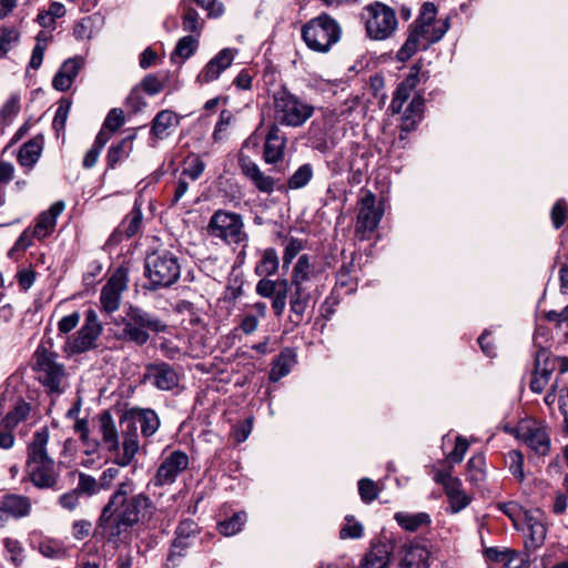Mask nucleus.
I'll return each mask as SVG.
<instances>
[{"label": "nucleus", "mask_w": 568, "mask_h": 568, "mask_svg": "<svg viewBox=\"0 0 568 568\" xmlns=\"http://www.w3.org/2000/svg\"><path fill=\"white\" fill-rule=\"evenodd\" d=\"M133 489L131 479L122 481L102 509L99 527L110 540L128 534L139 523H149L155 514L151 498L144 493L132 495Z\"/></svg>", "instance_id": "nucleus-1"}, {"label": "nucleus", "mask_w": 568, "mask_h": 568, "mask_svg": "<svg viewBox=\"0 0 568 568\" xmlns=\"http://www.w3.org/2000/svg\"><path fill=\"white\" fill-rule=\"evenodd\" d=\"M437 7L433 2H424L419 14L408 30V36L402 48L397 51V59L402 62L409 60L416 52L427 50L432 44L440 41L450 28L449 18L436 19Z\"/></svg>", "instance_id": "nucleus-2"}, {"label": "nucleus", "mask_w": 568, "mask_h": 568, "mask_svg": "<svg viewBox=\"0 0 568 568\" xmlns=\"http://www.w3.org/2000/svg\"><path fill=\"white\" fill-rule=\"evenodd\" d=\"M57 357L55 353L39 345L32 357V367L37 373L38 381L47 388L48 393L59 396L68 386V373Z\"/></svg>", "instance_id": "nucleus-3"}, {"label": "nucleus", "mask_w": 568, "mask_h": 568, "mask_svg": "<svg viewBox=\"0 0 568 568\" xmlns=\"http://www.w3.org/2000/svg\"><path fill=\"white\" fill-rule=\"evenodd\" d=\"M359 17L367 38L374 41H384L390 38L398 27L396 11L381 1H374L363 7Z\"/></svg>", "instance_id": "nucleus-4"}, {"label": "nucleus", "mask_w": 568, "mask_h": 568, "mask_svg": "<svg viewBox=\"0 0 568 568\" xmlns=\"http://www.w3.org/2000/svg\"><path fill=\"white\" fill-rule=\"evenodd\" d=\"M314 110L310 102L285 89L274 94V120L277 124L300 128L313 116Z\"/></svg>", "instance_id": "nucleus-5"}, {"label": "nucleus", "mask_w": 568, "mask_h": 568, "mask_svg": "<svg viewBox=\"0 0 568 568\" xmlns=\"http://www.w3.org/2000/svg\"><path fill=\"white\" fill-rule=\"evenodd\" d=\"M145 276L150 281L149 288L170 287L180 277L181 266L178 257L169 251H154L146 255L144 263Z\"/></svg>", "instance_id": "nucleus-6"}, {"label": "nucleus", "mask_w": 568, "mask_h": 568, "mask_svg": "<svg viewBox=\"0 0 568 568\" xmlns=\"http://www.w3.org/2000/svg\"><path fill=\"white\" fill-rule=\"evenodd\" d=\"M121 338L142 346L150 339V333H160L165 329V324L160 318L140 307L131 306L122 320Z\"/></svg>", "instance_id": "nucleus-7"}, {"label": "nucleus", "mask_w": 568, "mask_h": 568, "mask_svg": "<svg viewBox=\"0 0 568 568\" xmlns=\"http://www.w3.org/2000/svg\"><path fill=\"white\" fill-rule=\"evenodd\" d=\"M302 37L310 49L327 52L339 40L341 28L331 16L322 13L303 27Z\"/></svg>", "instance_id": "nucleus-8"}, {"label": "nucleus", "mask_w": 568, "mask_h": 568, "mask_svg": "<svg viewBox=\"0 0 568 568\" xmlns=\"http://www.w3.org/2000/svg\"><path fill=\"white\" fill-rule=\"evenodd\" d=\"M243 222L234 213L217 211L211 217L209 231L212 235L223 239L229 243H239L242 240Z\"/></svg>", "instance_id": "nucleus-9"}, {"label": "nucleus", "mask_w": 568, "mask_h": 568, "mask_svg": "<svg viewBox=\"0 0 568 568\" xmlns=\"http://www.w3.org/2000/svg\"><path fill=\"white\" fill-rule=\"evenodd\" d=\"M189 466V456L181 452L174 450L170 453L160 464L153 484L156 487L171 485L175 481L176 477L184 471Z\"/></svg>", "instance_id": "nucleus-10"}, {"label": "nucleus", "mask_w": 568, "mask_h": 568, "mask_svg": "<svg viewBox=\"0 0 568 568\" xmlns=\"http://www.w3.org/2000/svg\"><path fill=\"white\" fill-rule=\"evenodd\" d=\"M102 332L95 311L89 310L85 313V322L72 342L68 346L72 353H83L95 346V341Z\"/></svg>", "instance_id": "nucleus-11"}, {"label": "nucleus", "mask_w": 568, "mask_h": 568, "mask_svg": "<svg viewBox=\"0 0 568 568\" xmlns=\"http://www.w3.org/2000/svg\"><path fill=\"white\" fill-rule=\"evenodd\" d=\"M384 211L376 206V196L367 191L358 202L356 233L373 232L379 224Z\"/></svg>", "instance_id": "nucleus-12"}, {"label": "nucleus", "mask_w": 568, "mask_h": 568, "mask_svg": "<svg viewBox=\"0 0 568 568\" xmlns=\"http://www.w3.org/2000/svg\"><path fill=\"white\" fill-rule=\"evenodd\" d=\"M120 428L123 437V452L114 457V464L125 467L132 463L136 453L139 452V433L134 422L130 419L124 413L120 418Z\"/></svg>", "instance_id": "nucleus-13"}, {"label": "nucleus", "mask_w": 568, "mask_h": 568, "mask_svg": "<svg viewBox=\"0 0 568 568\" xmlns=\"http://www.w3.org/2000/svg\"><path fill=\"white\" fill-rule=\"evenodd\" d=\"M126 290V274L118 270L108 280L101 290L100 302L102 310L106 313H113L120 307L121 295Z\"/></svg>", "instance_id": "nucleus-14"}, {"label": "nucleus", "mask_w": 568, "mask_h": 568, "mask_svg": "<svg viewBox=\"0 0 568 568\" xmlns=\"http://www.w3.org/2000/svg\"><path fill=\"white\" fill-rule=\"evenodd\" d=\"M256 293L262 297L272 298V308L276 316H281L286 306L288 281L262 278L256 284Z\"/></svg>", "instance_id": "nucleus-15"}, {"label": "nucleus", "mask_w": 568, "mask_h": 568, "mask_svg": "<svg viewBox=\"0 0 568 568\" xmlns=\"http://www.w3.org/2000/svg\"><path fill=\"white\" fill-rule=\"evenodd\" d=\"M143 381L161 390H171L179 385V375L174 368L165 363H151L146 365Z\"/></svg>", "instance_id": "nucleus-16"}, {"label": "nucleus", "mask_w": 568, "mask_h": 568, "mask_svg": "<svg viewBox=\"0 0 568 568\" xmlns=\"http://www.w3.org/2000/svg\"><path fill=\"white\" fill-rule=\"evenodd\" d=\"M31 500L23 495L7 494L0 499V528L6 527L9 518L20 519L30 515Z\"/></svg>", "instance_id": "nucleus-17"}, {"label": "nucleus", "mask_w": 568, "mask_h": 568, "mask_svg": "<svg viewBox=\"0 0 568 568\" xmlns=\"http://www.w3.org/2000/svg\"><path fill=\"white\" fill-rule=\"evenodd\" d=\"M555 369V362L550 358L547 349L541 348L535 356V369L530 381V389L540 394L549 382V378Z\"/></svg>", "instance_id": "nucleus-18"}, {"label": "nucleus", "mask_w": 568, "mask_h": 568, "mask_svg": "<svg viewBox=\"0 0 568 568\" xmlns=\"http://www.w3.org/2000/svg\"><path fill=\"white\" fill-rule=\"evenodd\" d=\"M235 52L230 48L221 50L204 65L196 78V82L203 84L216 80L232 64Z\"/></svg>", "instance_id": "nucleus-19"}, {"label": "nucleus", "mask_w": 568, "mask_h": 568, "mask_svg": "<svg viewBox=\"0 0 568 568\" xmlns=\"http://www.w3.org/2000/svg\"><path fill=\"white\" fill-rule=\"evenodd\" d=\"M31 483L41 489L54 488L58 483L59 471L53 459L28 465Z\"/></svg>", "instance_id": "nucleus-20"}, {"label": "nucleus", "mask_w": 568, "mask_h": 568, "mask_svg": "<svg viewBox=\"0 0 568 568\" xmlns=\"http://www.w3.org/2000/svg\"><path fill=\"white\" fill-rule=\"evenodd\" d=\"M397 568H429V550L419 544H405Z\"/></svg>", "instance_id": "nucleus-21"}, {"label": "nucleus", "mask_w": 568, "mask_h": 568, "mask_svg": "<svg viewBox=\"0 0 568 568\" xmlns=\"http://www.w3.org/2000/svg\"><path fill=\"white\" fill-rule=\"evenodd\" d=\"M290 293V310L292 315L290 321L294 325H300L303 321L304 314L311 300V293L307 285L291 284L288 283Z\"/></svg>", "instance_id": "nucleus-22"}, {"label": "nucleus", "mask_w": 568, "mask_h": 568, "mask_svg": "<svg viewBox=\"0 0 568 568\" xmlns=\"http://www.w3.org/2000/svg\"><path fill=\"white\" fill-rule=\"evenodd\" d=\"M286 146V136L274 123L266 135L264 144V159L267 163H276L282 160Z\"/></svg>", "instance_id": "nucleus-23"}, {"label": "nucleus", "mask_w": 568, "mask_h": 568, "mask_svg": "<svg viewBox=\"0 0 568 568\" xmlns=\"http://www.w3.org/2000/svg\"><path fill=\"white\" fill-rule=\"evenodd\" d=\"M83 65L84 61L79 57L65 60L52 80L53 88L61 92L69 90Z\"/></svg>", "instance_id": "nucleus-24"}, {"label": "nucleus", "mask_w": 568, "mask_h": 568, "mask_svg": "<svg viewBox=\"0 0 568 568\" xmlns=\"http://www.w3.org/2000/svg\"><path fill=\"white\" fill-rule=\"evenodd\" d=\"M99 432L105 448L113 454H120V439L114 419L109 410L99 416Z\"/></svg>", "instance_id": "nucleus-25"}, {"label": "nucleus", "mask_w": 568, "mask_h": 568, "mask_svg": "<svg viewBox=\"0 0 568 568\" xmlns=\"http://www.w3.org/2000/svg\"><path fill=\"white\" fill-rule=\"evenodd\" d=\"M64 202L53 203L48 211L42 212L33 229V235L38 239H44L50 235L57 225L58 216L64 211Z\"/></svg>", "instance_id": "nucleus-26"}, {"label": "nucleus", "mask_w": 568, "mask_h": 568, "mask_svg": "<svg viewBox=\"0 0 568 568\" xmlns=\"http://www.w3.org/2000/svg\"><path fill=\"white\" fill-rule=\"evenodd\" d=\"M124 414L134 422L138 428H141V433L144 437L152 436L159 429L160 419L152 409L131 408Z\"/></svg>", "instance_id": "nucleus-27"}, {"label": "nucleus", "mask_w": 568, "mask_h": 568, "mask_svg": "<svg viewBox=\"0 0 568 568\" xmlns=\"http://www.w3.org/2000/svg\"><path fill=\"white\" fill-rule=\"evenodd\" d=\"M49 440V430L43 427L33 434V437L28 445V459L27 464L32 465L51 460L52 458L48 455L47 445Z\"/></svg>", "instance_id": "nucleus-28"}, {"label": "nucleus", "mask_w": 568, "mask_h": 568, "mask_svg": "<svg viewBox=\"0 0 568 568\" xmlns=\"http://www.w3.org/2000/svg\"><path fill=\"white\" fill-rule=\"evenodd\" d=\"M393 546L389 542L374 544L365 555L361 568H387Z\"/></svg>", "instance_id": "nucleus-29"}, {"label": "nucleus", "mask_w": 568, "mask_h": 568, "mask_svg": "<svg viewBox=\"0 0 568 568\" xmlns=\"http://www.w3.org/2000/svg\"><path fill=\"white\" fill-rule=\"evenodd\" d=\"M523 439L528 447L540 456L547 455L550 450V438L544 428H527L523 435Z\"/></svg>", "instance_id": "nucleus-30"}, {"label": "nucleus", "mask_w": 568, "mask_h": 568, "mask_svg": "<svg viewBox=\"0 0 568 568\" xmlns=\"http://www.w3.org/2000/svg\"><path fill=\"white\" fill-rule=\"evenodd\" d=\"M296 363L295 353L286 348L277 355L273 361V366L270 372V381L277 382L282 377L286 376Z\"/></svg>", "instance_id": "nucleus-31"}, {"label": "nucleus", "mask_w": 568, "mask_h": 568, "mask_svg": "<svg viewBox=\"0 0 568 568\" xmlns=\"http://www.w3.org/2000/svg\"><path fill=\"white\" fill-rule=\"evenodd\" d=\"M396 523L406 531L415 532L422 527L429 526L432 523L430 516L427 513H404L398 511L394 515Z\"/></svg>", "instance_id": "nucleus-32"}, {"label": "nucleus", "mask_w": 568, "mask_h": 568, "mask_svg": "<svg viewBox=\"0 0 568 568\" xmlns=\"http://www.w3.org/2000/svg\"><path fill=\"white\" fill-rule=\"evenodd\" d=\"M424 112V99L420 95H415L403 114V122L400 128L403 131H413L417 123L422 120Z\"/></svg>", "instance_id": "nucleus-33"}, {"label": "nucleus", "mask_w": 568, "mask_h": 568, "mask_svg": "<svg viewBox=\"0 0 568 568\" xmlns=\"http://www.w3.org/2000/svg\"><path fill=\"white\" fill-rule=\"evenodd\" d=\"M43 146L42 136L26 142L18 153V161L22 166L32 168L39 160Z\"/></svg>", "instance_id": "nucleus-34"}, {"label": "nucleus", "mask_w": 568, "mask_h": 568, "mask_svg": "<svg viewBox=\"0 0 568 568\" xmlns=\"http://www.w3.org/2000/svg\"><path fill=\"white\" fill-rule=\"evenodd\" d=\"M134 135L122 139L119 143L112 144L106 154L108 169H114L118 163L129 158L133 150Z\"/></svg>", "instance_id": "nucleus-35"}, {"label": "nucleus", "mask_w": 568, "mask_h": 568, "mask_svg": "<svg viewBox=\"0 0 568 568\" xmlns=\"http://www.w3.org/2000/svg\"><path fill=\"white\" fill-rule=\"evenodd\" d=\"M417 83V75L410 74L403 82L398 84L392 102L389 104V109L393 113H399L403 110L405 102L410 97L412 90L415 88Z\"/></svg>", "instance_id": "nucleus-36"}, {"label": "nucleus", "mask_w": 568, "mask_h": 568, "mask_svg": "<svg viewBox=\"0 0 568 568\" xmlns=\"http://www.w3.org/2000/svg\"><path fill=\"white\" fill-rule=\"evenodd\" d=\"M178 123L176 115L173 111L162 110L152 121L151 134L158 139H164L169 135L168 130Z\"/></svg>", "instance_id": "nucleus-37"}, {"label": "nucleus", "mask_w": 568, "mask_h": 568, "mask_svg": "<svg viewBox=\"0 0 568 568\" xmlns=\"http://www.w3.org/2000/svg\"><path fill=\"white\" fill-rule=\"evenodd\" d=\"M314 268L307 254H302L293 267L292 276L288 283L307 285L313 276Z\"/></svg>", "instance_id": "nucleus-38"}, {"label": "nucleus", "mask_w": 568, "mask_h": 568, "mask_svg": "<svg viewBox=\"0 0 568 568\" xmlns=\"http://www.w3.org/2000/svg\"><path fill=\"white\" fill-rule=\"evenodd\" d=\"M204 27V20L200 18L197 11L190 7H184V12L182 14V28L185 32L191 33L192 36L199 38L202 33Z\"/></svg>", "instance_id": "nucleus-39"}, {"label": "nucleus", "mask_w": 568, "mask_h": 568, "mask_svg": "<svg viewBox=\"0 0 568 568\" xmlns=\"http://www.w3.org/2000/svg\"><path fill=\"white\" fill-rule=\"evenodd\" d=\"M280 260L275 248H266L262 253L261 261L255 266V273L258 276H270L278 268Z\"/></svg>", "instance_id": "nucleus-40"}, {"label": "nucleus", "mask_w": 568, "mask_h": 568, "mask_svg": "<svg viewBox=\"0 0 568 568\" xmlns=\"http://www.w3.org/2000/svg\"><path fill=\"white\" fill-rule=\"evenodd\" d=\"M485 465L486 460L483 454H476L467 462V476L470 483L477 486L484 483L486 478Z\"/></svg>", "instance_id": "nucleus-41"}, {"label": "nucleus", "mask_w": 568, "mask_h": 568, "mask_svg": "<svg viewBox=\"0 0 568 568\" xmlns=\"http://www.w3.org/2000/svg\"><path fill=\"white\" fill-rule=\"evenodd\" d=\"M30 413V405L23 400L16 404L14 408L10 410L6 417L0 422L2 427L11 428L12 430L18 424L27 418Z\"/></svg>", "instance_id": "nucleus-42"}, {"label": "nucleus", "mask_w": 568, "mask_h": 568, "mask_svg": "<svg viewBox=\"0 0 568 568\" xmlns=\"http://www.w3.org/2000/svg\"><path fill=\"white\" fill-rule=\"evenodd\" d=\"M197 45L199 41L196 37L192 34L185 36L178 41L171 59L174 60L175 57H178L184 61L196 51Z\"/></svg>", "instance_id": "nucleus-43"}, {"label": "nucleus", "mask_w": 568, "mask_h": 568, "mask_svg": "<svg viewBox=\"0 0 568 568\" xmlns=\"http://www.w3.org/2000/svg\"><path fill=\"white\" fill-rule=\"evenodd\" d=\"M142 221H143V214H142L141 207L135 205L132 209V211L125 216V219L123 220V222L121 224L123 233L128 237L134 236L139 232V230L142 225Z\"/></svg>", "instance_id": "nucleus-44"}, {"label": "nucleus", "mask_w": 568, "mask_h": 568, "mask_svg": "<svg viewBox=\"0 0 568 568\" xmlns=\"http://www.w3.org/2000/svg\"><path fill=\"white\" fill-rule=\"evenodd\" d=\"M246 523V513L240 511L234 514L229 519L221 521L217 526L219 531L224 536H233L239 532Z\"/></svg>", "instance_id": "nucleus-45"}, {"label": "nucleus", "mask_w": 568, "mask_h": 568, "mask_svg": "<svg viewBox=\"0 0 568 568\" xmlns=\"http://www.w3.org/2000/svg\"><path fill=\"white\" fill-rule=\"evenodd\" d=\"M251 182L263 193H272L275 186V180L264 174L256 164L251 163Z\"/></svg>", "instance_id": "nucleus-46"}, {"label": "nucleus", "mask_w": 568, "mask_h": 568, "mask_svg": "<svg viewBox=\"0 0 568 568\" xmlns=\"http://www.w3.org/2000/svg\"><path fill=\"white\" fill-rule=\"evenodd\" d=\"M313 178V166L310 163L301 165L288 179L287 186L291 190H298L308 184Z\"/></svg>", "instance_id": "nucleus-47"}, {"label": "nucleus", "mask_w": 568, "mask_h": 568, "mask_svg": "<svg viewBox=\"0 0 568 568\" xmlns=\"http://www.w3.org/2000/svg\"><path fill=\"white\" fill-rule=\"evenodd\" d=\"M19 40L20 32L18 29L14 27H2L0 30V58H4Z\"/></svg>", "instance_id": "nucleus-48"}, {"label": "nucleus", "mask_w": 568, "mask_h": 568, "mask_svg": "<svg viewBox=\"0 0 568 568\" xmlns=\"http://www.w3.org/2000/svg\"><path fill=\"white\" fill-rule=\"evenodd\" d=\"M506 462L508 464L509 471L514 477L517 480L523 481L525 479L523 454L519 450H510L506 456Z\"/></svg>", "instance_id": "nucleus-49"}, {"label": "nucleus", "mask_w": 568, "mask_h": 568, "mask_svg": "<svg viewBox=\"0 0 568 568\" xmlns=\"http://www.w3.org/2000/svg\"><path fill=\"white\" fill-rule=\"evenodd\" d=\"M79 494H87L92 496L101 489L99 480H97L93 476L80 473L79 474V483L77 488H74Z\"/></svg>", "instance_id": "nucleus-50"}, {"label": "nucleus", "mask_w": 568, "mask_h": 568, "mask_svg": "<svg viewBox=\"0 0 568 568\" xmlns=\"http://www.w3.org/2000/svg\"><path fill=\"white\" fill-rule=\"evenodd\" d=\"M304 248V243L302 240L296 237H290L286 241L284 254H283V267L286 268L292 263V261L297 256V254Z\"/></svg>", "instance_id": "nucleus-51"}, {"label": "nucleus", "mask_w": 568, "mask_h": 568, "mask_svg": "<svg viewBox=\"0 0 568 568\" xmlns=\"http://www.w3.org/2000/svg\"><path fill=\"white\" fill-rule=\"evenodd\" d=\"M468 442L464 437L457 436L455 447L447 455L446 462L452 465L459 464L464 459V456L468 450Z\"/></svg>", "instance_id": "nucleus-52"}, {"label": "nucleus", "mask_w": 568, "mask_h": 568, "mask_svg": "<svg viewBox=\"0 0 568 568\" xmlns=\"http://www.w3.org/2000/svg\"><path fill=\"white\" fill-rule=\"evenodd\" d=\"M346 524L339 530V537L342 539H358L363 536L364 527L357 521H353L349 517H346Z\"/></svg>", "instance_id": "nucleus-53"}, {"label": "nucleus", "mask_w": 568, "mask_h": 568, "mask_svg": "<svg viewBox=\"0 0 568 568\" xmlns=\"http://www.w3.org/2000/svg\"><path fill=\"white\" fill-rule=\"evenodd\" d=\"M124 123V112L121 109H112L103 123V129L109 130L113 133L118 131Z\"/></svg>", "instance_id": "nucleus-54"}, {"label": "nucleus", "mask_w": 568, "mask_h": 568, "mask_svg": "<svg viewBox=\"0 0 568 568\" xmlns=\"http://www.w3.org/2000/svg\"><path fill=\"white\" fill-rule=\"evenodd\" d=\"M358 491H359L361 498L365 503L373 501L374 499L377 498V495H378L376 484L368 478H362L358 481Z\"/></svg>", "instance_id": "nucleus-55"}, {"label": "nucleus", "mask_w": 568, "mask_h": 568, "mask_svg": "<svg viewBox=\"0 0 568 568\" xmlns=\"http://www.w3.org/2000/svg\"><path fill=\"white\" fill-rule=\"evenodd\" d=\"M20 111V97L12 94L0 110V118L3 120H11Z\"/></svg>", "instance_id": "nucleus-56"}, {"label": "nucleus", "mask_w": 568, "mask_h": 568, "mask_svg": "<svg viewBox=\"0 0 568 568\" xmlns=\"http://www.w3.org/2000/svg\"><path fill=\"white\" fill-rule=\"evenodd\" d=\"M197 534V526L196 524L191 520H183L179 524L176 530H175V538L187 540L190 541L191 538H194Z\"/></svg>", "instance_id": "nucleus-57"}, {"label": "nucleus", "mask_w": 568, "mask_h": 568, "mask_svg": "<svg viewBox=\"0 0 568 568\" xmlns=\"http://www.w3.org/2000/svg\"><path fill=\"white\" fill-rule=\"evenodd\" d=\"M567 219V206L564 200H558L551 210V222L555 229L561 227Z\"/></svg>", "instance_id": "nucleus-58"}, {"label": "nucleus", "mask_w": 568, "mask_h": 568, "mask_svg": "<svg viewBox=\"0 0 568 568\" xmlns=\"http://www.w3.org/2000/svg\"><path fill=\"white\" fill-rule=\"evenodd\" d=\"M191 546V541L174 538L171 545V550L168 556V561L175 564V560L185 555L186 549Z\"/></svg>", "instance_id": "nucleus-59"}, {"label": "nucleus", "mask_w": 568, "mask_h": 568, "mask_svg": "<svg viewBox=\"0 0 568 568\" xmlns=\"http://www.w3.org/2000/svg\"><path fill=\"white\" fill-rule=\"evenodd\" d=\"M93 21L90 17L81 19L73 29V34L79 40L90 39Z\"/></svg>", "instance_id": "nucleus-60"}, {"label": "nucleus", "mask_w": 568, "mask_h": 568, "mask_svg": "<svg viewBox=\"0 0 568 568\" xmlns=\"http://www.w3.org/2000/svg\"><path fill=\"white\" fill-rule=\"evenodd\" d=\"M3 542H4L6 550L10 554L11 561L16 566L20 565L22 561V551H23L20 542L12 538H6Z\"/></svg>", "instance_id": "nucleus-61"}, {"label": "nucleus", "mask_w": 568, "mask_h": 568, "mask_svg": "<svg viewBox=\"0 0 568 568\" xmlns=\"http://www.w3.org/2000/svg\"><path fill=\"white\" fill-rule=\"evenodd\" d=\"M70 102H62L57 109L54 119H53V128L57 132L63 131L65 126V122L68 119V114L70 111Z\"/></svg>", "instance_id": "nucleus-62"}, {"label": "nucleus", "mask_w": 568, "mask_h": 568, "mask_svg": "<svg viewBox=\"0 0 568 568\" xmlns=\"http://www.w3.org/2000/svg\"><path fill=\"white\" fill-rule=\"evenodd\" d=\"M141 88L148 94L154 95L162 91L163 84L158 77L149 74L141 82Z\"/></svg>", "instance_id": "nucleus-63"}, {"label": "nucleus", "mask_w": 568, "mask_h": 568, "mask_svg": "<svg viewBox=\"0 0 568 568\" xmlns=\"http://www.w3.org/2000/svg\"><path fill=\"white\" fill-rule=\"evenodd\" d=\"M506 568H529V560L527 556L520 555L516 551H511L509 557L505 561Z\"/></svg>", "instance_id": "nucleus-64"}]
</instances>
